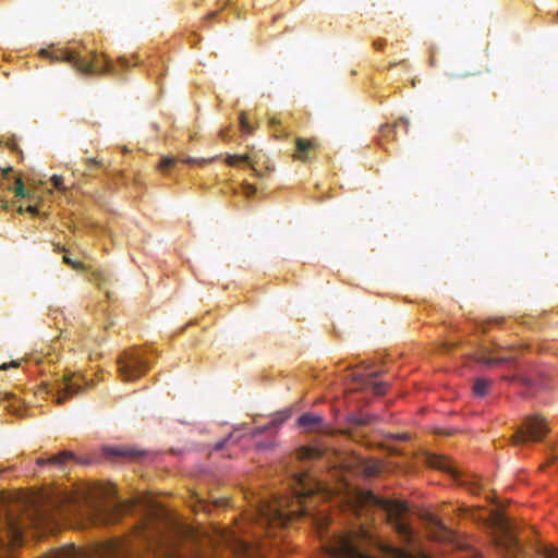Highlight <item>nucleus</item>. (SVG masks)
<instances>
[{
    "label": "nucleus",
    "mask_w": 558,
    "mask_h": 558,
    "mask_svg": "<svg viewBox=\"0 0 558 558\" xmlns=\"http://www.w3.org/2000/svg\"><path fill=\"white\" fill-rule=\"evenodd\" d=\"M216 15H217V12H215V11H214V12H210V13L207 15V19H208V20H211V19H214Z\"/></svg>",
    "instance_id": "48"
},
{
    "label": "nucleus",
    "mask_w": 558,
    "mask_h": 558,
    "mask_svg": "<svg viewBox=\"0 0 558 558\" xmlns=\"http://www.w3.org/2000/svg\"><path fill=\"white\" fill-rule=\"evenodd\" d=\"M290 417V410L278 413L275 418L270 422L271 427H276L282 424Z\"/></svg>",
    "instance_id": "24"
},
{
    "label": "nucleus",
    "mask_w": 558,
    "mask_h": 558,
    "mask_svg": "<svg viewBox=\"0 0 558 558\" xmlns=\"http://www.w3.org/2000/svg\"><path fill=\"white\" fill-rule=\"evenodd\" d=\"M24 529V523H20L17 521H14L13 519L7 520L8 535L12 538V541L21 542L23 538Z\"/></svg>",
    "instance_id": "15"
},
{
    "label": "nucleus",
    "mask_w": 558,
    "mask_h": 558,
    "mask_svg": "<svg viewBox=\"0 0 558 558\" xmlns=\"http://www.w3.org/2000/svg\"><path fill=\"white\" fill-rule=\"evenodd\" d=\"M404 124V131L405 133L408 132V126H409V121L405 120V119H400L396 124L393 125H389V124H385L381 126V132L385 134L387 132H389L390 130L395 129L396 126H398L399 124Z\"/></svg>",
    "instance_id": "25"
},
{
    "label": "nucleus",
    "mask_w": 558,
    "mask_h": 558,
    "mask_svg": "<svg viewBox=\"0 0 558 558\" xmlns=\"http://www.w3.org/2000/svg\"><path fill=\"white\" fill-rule=\"evenodd\" d=\"M366 538V532L359 534L347 533L331 536L325 542L324 548L329 558H374L367 554L362 542Z\"/></svg>",
    "instance_id": "3"
},
{
    "label": "nucleus",
    "mask_w": 558,
    "mask_h": 558,
    "mask_svg": "<svg viewBox=\"0 0 558 558\" xmlns=\"http://www.w3.org/2000/svg\"><path fill=\"white\" fill-rule=\"evenodd\" d=\"M397 437H398L399 439L404 440V439H407V438H408V435H407V434H401V435H398Z\"/></svg>",
    "instance_id": "49"
},
{
    "label": "nucleus",
    "mask_w": 558,
    "mask_h": 558,
    "mask_svg": "<svg viewBox=\"0 0 558 558\" xmlns=\"http://www.w3.org/2000/svg\"><path fill=\"white\" fill-rule=\"evenodd\" d=\"M423 521L430 530V536L437 541H447L450 537V531L433 513H424Z\"/></svg>",
    "instance_id": "10"
},
{
    "label": "nucleus",
    "mask_w": 558,
    "mask_h": 558,
    "mask_svg": "<svg viewBox=\"0 0 558 558\" xmlns=\"http://www.w3.org/2000/svg\"><path fill=\"white\" fill-rule=\"evenodd\" d=\"M27 211L31 213L32 215H37V213H38V210L35 206H28Z\"/></svg>",
    "instance_id": "44"
},
{
    "label": "nucleus",
    "mask_w": 558,
    "mask_h": 558,
    "mask_svg": "<svg viewBox=\"0 0 558 558\" xmlns=\"http://www.w3.org/2000/svg\"><path fill=\"white\" fill-rule=\"evenodd\" d=\"M427 463L435 469L441 470L444 472H447L449 474H452L456 476V471L451 464V462L445 458L439 456H429L427 459Z\"/></svg>",
    "instance_id": "14"
},
{
    "label": "nucleus",
    "mask_w": 558,
    "mask_h": 558,
    "mask_svg": "<svg viewBox=\"0 0 558 558\" xmlns=\"http://www.w3.org/2000/svg\"><path fill=\"white\" fill-rule=\"evenodd\" d=\"M92 276V281H94L96 284L99 287L105 284L106 279L102 272H94Z\"/></svg>",
    "instance_id": "35"
},
{
    "label": "nucleus",
    "mask_w": 558,
    "mask_h": 558,
    "mask_svg": "<svg viewBox=\"0 0 558 558\" xmlns=\"http://www.w3.org/2000/svg\"><path fill=\"white\" fill-rule=\"evenodd\" d=\"M110 453L113 456H134L135 451L133 450H124L119 448H112L110 449Z\"/></svg>",
    "instance_id": "34"
},
{
    "label": "nucleus",
    "mask_w": 558,
    "mask_h": 558,
    "mask_svg": "<svg viewBox=\"0 0 558 558\" xmlns=\"http://www.w3.org/2000/svg\"><path fill=\"white\" fill-rule=\"evenodd\" d=\"M141 534V537L144 539V542L146 543L147 546H151L150 544V539H149V536H147L146 532L145 531H141L140 532Z\"/></svg>",
    "instance_id": "40"
},
{
    "label": "nucleus",
    "mask_w": 558,
    "mask_h": 558,
    "mask_svg": "<svg viewBox=\"0 0 558 558\" xmlns=\"http://www.w3.org/2000/svg\"><path fill=\"white\" fill-rule=\"evenodd\" d=\"M50 180L52 182V185L56 189L61 190V191L65 190V186L63 185V178L61 175L54 174L51 177Z\"/></svg>",
    "instance_id": "32"
},
{
    "label": "nucleus",
    "mask_w": 558,
    "mask_h": 558,
    "mask_svg": "<svg viewBox=\"0 0 558 558\" xmlns=\"http://www.w3.org/2000/svg\"><path fill=\"white\" fill-rule=\"evenodd\" d=\"M48 558H85V554L74 546H66L54 549Z\"/></svg>",
    "instance_id": "13"
},
{
    "label": "nucleus",
    "mask_w": 558,
    "mask_h": 558,
    "mask_svg": "<svg viewBox=\"0 0 558 558\" xmlns=\"http://www.w3.org/2000/svg\"><path fill=\"white\" fill-rule=\"evenodd\" d=\"M240 128H241L242 132H244V133L252 132V126L248 123L246 116L243 112L240 116Z\"/></svg>",
    "instance_id": "30"
},
{
    "label": "nucleus",
    "mask_w": 558,
    "mask_h": 558,
    "mask_svg": "<svg viewBox=\"0 0 558 558\" xmlns=\"http://www.w3.org/2000/svg\"><path fill=\"white\" fill-rule=\"evenodd\" d=\"M316 147L317 145L314 140L296 137L293 158L305 162L311 158V154L316 149Z\"/></svg>",
    "instance_id": "11"
},
{
    "label": "nucleus",
    "mask_w": 558,
    "mask_h": 558,
    "mask_svg": "<svg viewBox=\"0 0 558 558\" xmlns=\"http://www.w3.org/2000/svg\"><path fill=\"white\" fill-rule=\"evenodd\" d=\"M502 379L508 380V381H520L526 386H531L533 384L529 377L521 375V374H517L513 376H502Z\"/></svg>",
    "instance_id": "23"
},
{
    "label": "nucleus",
    "mask_w": 558,
    "mask_h": 558,
    "mask_svg": "<svg viewBox=\"0 0 558 558\" xmlns=\"http://www.w3.org/2000/svg\"><path fill=\"white\" fill-rule=\"evenodd\" d=\"M37 464H39V465L51 464V462L49 461V458L48 459L38 458L37 459Z\"/></svg>",
    "instance_id": "42"
},
{
    "label": "nucleus",
    "mask_w": 558,
    "mask_h": 558,
    "mask_svg": "<svg viewBox=\"0 0 558 558\" xmlns=\"http://www.w3.org/2000/svg\"><path fill=\"white\" fill-rule=\"evenodd\" d=\"M11 171H12L11 167L3 169V175L7 177Z\"/></svg>",
    "instance_id": "47"
},
{
    "label": "nucleus",
    "mask_w": 558,
    "mask_h": 558,
    "mask_svg": "<svg viewBox=\"0 0 558 558\" xmlns=\"http://www.w3.org/2000/svg\"><path fill=\"white\" fill-rule=\"evenodd\" d=\"M323 490L320 483L316 482L307 472H300L293 477V498L291 501L282 500L279 506L271 509L272 520L279 524L299 518H311L318 529L326 524V519L316 512L315 495Z\"/></svg>",
    "instance_id": "1"
},
{
    "label": "nucleus",
    "mask_w": 558,
    "mask_h": 558,
    "mask_svg": "<svg viewBox=\"0 0 558 558\" xmlns=\"http://www.w3.org/2000/svg\"><path fill=\"white\" fill-rule=\"evenodd\" d=\"M231 437H232V434H230L226 439L216 442L214 449L221 450L226 446L227 441H229V439H231Z\"/></svg>",
    "instance_id": "38"
},
{
    "label": "nucleus",
    "mask_w": 558,
    "mask_h": 558,
    "mask_svg": "<svg viewBox=\"0 0 558 558\" xmlns=\"http://www.w3.org/2000/svg\"><path fill=\"white\" fill-rule=\"evenodd\" d=\"M271 428H272V427H271V425H270V423H269V424H267V425H265V426L257 427V428L254 430V433H253V434H254V435H260V434H264V433H266V432L270 430Z\"/></svg>",
    "instance_id": "37"
},
{
    "label": "nucleus",
    "mask_w": 558,
    "mask_h": 558,
    "mask_svg": "<svg viewBox=\"0 0 558 558\" xmlns=\"http://www.w3.org/2000/svg\"><path fill=\"white\" fill-rule=\"evenodd\" d=\"M396 65H397V62H392V63H390V64H389V69H392V68H395Z\"/></svg>",
    "instance_id": "52"
},
{
    "label": "nucleus",
    "mask_w": 558,
    "mask_h": 558,
    "mask_svg": "<svg viewBox=\"0 0 558 558\" xmlns=\"http://www.w3.org/2000/svg\"><path fill=\"white\" fill-rule=\"evenodd\" d=\"M471 493H477L478 490V486L476 484H473L472 487L470 488Z\"/></svg>",
    "instance_id": "46"
},
{
    "label": "nucleus",
    "mask_w": 558,
    "mask_h": 558,
    "mask_svg": "<svg viewBox=\"0 0 558 558\" xmlns=\"http://www.w3.org/2000/svg\"><path fill=\"white\" fill-rule=\"evenodd\" d=\"M45 520L46 519H44V517L41 514L36 513L35 518L29 519V524L35 527H39L44 523Z\"/></svg>",
    "instance_id": "36"
},
{
    "label": "nucleus",
    "mask_w": 558,
    "mask_h": 558,
    "mask_svg": "<svg viewBox=\"0 0 558 558\" xmlns=\"http://www.w3.org/2000/svg\"><path fill=\"white\" fill-rule=\"evenodd\" d=\"M323 456V451L318 448L304 447L299 451L300 460H316Z\"/></svg>",
    "instance_id": "18"
},
{
    "label": "nucleus",
    "mask_w": 558,
    "mask_h": 558,
    "mask_svg": "<svg viewBox=\"0 0 558 558\" xmlns=\"http://www.w3.org/2000/svg\"><path fill=\"white\" fill-rule=\"evenodd\" d=\"M41 53L46 57L54 58L57 61H65L85 75H90L94 72L113 75L117 73L114 65L109 59H107V57H104V64H100V60L96 52L92 53L93 58L90 61L81 58L78 53L74 51L64 49H60L53 54L49 53L47 50H43Z\"/></svg>",
    "instance_id": "4"
},
{
    "label": "nucleus",
    "mask_w": 558,
    "mask_h": 558,
    "mask_svg": "<svg viewBox=\"0 0 558 558\" xmlns=\"http://www.w3.org/2000/svg\"><path fill=\"white\" fill-rule=\"evenodd\" d=\"M0 206L3 207V208L7 207L5 203L2 199H0Z\"/></svg>",
    "instance_id": "51"
},
{
    "label": "nucleus",
    "mask_w": 558,
    "mask_h": 558,
    "mask_svg": "<svg viewBox=\"0 0 558 558\" xmlns=\"http://www.w3.org/2000/svg\"><path fill=\"white\" fill-rule=\"evenodd\" d=\"M245 191H246V194H247V195H253V194L255 193V187H254V186H252V185H248V184H247V185L245 186Z\"/></svg>",
    "instance_id": "43"
},
{
    "label": "nucleus",
    "mask_w": 558,
    "mask_h": 558,
    "mask_svg": "<svg viewBox=\"0 0 558 558\" xmlns=\"http://www.w3.org/2000/svg\"><path fill=\"white\" fill-rule=\"evenodd\" d=\"M60 251H66L64 246H61L60 244H56L54 245V252H60Z\"/></svg>",
    "instance_id": "45"
},
{
    "label": "nucleus",
    "mask_w": 558,
    "mask_h": 558,
    "mask_svg": "<svg viewBox=\"0 0 558 558\" xmlns=\"http://www.w3.org/2000/svg\"><path fill=\"white\" fill-rule=\"evenodd\" d=\"M14 193L16 197H29V193L24 187V183L21 178H16Z\"/></svg>",
    "instance_id": "22"
},
{
    "label": "nucleus",
    "mask_w": 558,
    "mask_h": 558,
    "mask_svg": "<svg viewBox=\"0 0 558 558\" xmlns=\"http://www.w3.org/2000/svg\"><path fill=\"white\" fill-rule=\"evenodd\" d=\"M1 369H7L8 368V364H3L2 366H0Z\"/></svg>",
    "instance_id": "53"
},
{
    "label": "nucleus",
    "mask_w": 558,
    "mask_h": 558,
    "mask_svg": "<svg viewBox=\"0 0 558 558\" xmlns=\"http://www.w3.org/2000/svg\"><path fill=\"white\" fill-rule=\"evenodd\" d=\"M178 161L177 158L174 157H163L159 163V168L161 170H166V169H169L171 168L172 166L175 165V162Z\"/></svg>",
    "instance_id": "26"
},
{
    "label": "nucleus",
    "mask_w": 558,
    "mask_h": 558,
    "mask_svg": "<svg viewBox=\"0 0 558 558\" xmlns=\"http://www.w3.org/2000/svg\"><path fill=\"white\" fill-rule=\"evenodd\" d=\"M214 159H215V157L209 158V159H205V158L196 159V158L187 157V158L183 159L182 161L185 163L204 166V165H207L208 162L213 161Z\"/></svg>",
    "instance_id": "28"
},
{
    "label": "nucleus",
    "mask_w": 558,
    "mask_h": 558,
    "mask_svg": "<svg viewBox=\"0 0 558 558\" xmlns=\"http://www.w3.org/2000/svg\"><path fill=\"white\" fill-rule=\"evenodd\" d=\"M104 167V162L101 160H97L94 158L86 159V169L85 172L92 171L95 168Z\"/></svg>",
    "instance_id": "29"
},
{
    "label": "nucleus",
    "mask_w": 558,
    "mask_h": 558,
    "mask_svg": "<svg viewBox=\"0 0 558 558\" xmlns=\"http://www.w3.org/2000/svg\"><path fill=\"white\" fill-rule=\"evenodd\" d=\"M381 550L392 558H411L410 555L404 549L389 544L383 545Z\"/></svg>",
    "instance_id": "19"
},
{
    "label": "nucleus",
    "mask_w": 558,
    "mask_h": 558,
    "mask_svg": "<svg viewBox=\"0 0 558 558\" xmlns=\"http://www.w3.org/2000/svg\"><path fill=\"white\" fill-rule=\"evenodd\" d=\"M549 432L544 417L539 415L527 416L523 425L518 428L513 435V444H523L527 441H541Z\"/></svg>",
    "instance_id": "6"
},
{
    "label": "nucleus",
    "mask_w": 558,
    "mask_h": 558,
    "mask_svg": "<svg viewBox=\"0 0 558 558\" xmlns=\"http://www.w3.org/2000/svg\"><path fill=\"white\" fill-rule=\"evenodd\" d=\"M118 63H119V65H120L122 69H126V68L130 65L129 60H128L126 58H124V57H120V58L118 59Z\"/></svg>",
    "instance_id": "39"
},
{
    "label": "nucleus",
    "mask_w": 558,
    "mask_h": 558,
    "mask_svg": "<svg viewBox=\"0 0 558 558\" xmlns=\"http://www.w3.org/2000/svg\"><path fill=\"white\" fill-rule=\"evenodd\" d=\"M492 386V380L486 378H477L473 386L474 395L477 397H485Z\"/></svg>",
    "instance_id": "17"
},
{
    "label": "nucleus",
    "mask_w": 558,
    "mask_h": 558,
    "mask_svg": "<svg viewBox=\"0 0 558 558\" xmlns=\"http://www.w3.org/2000/svg\"><path fill=\"white\" fill-rule=\"evenodd\" d=\"M270 123H271L272 125H275V124L277 123V120H276L275 118H271V119H270Z\"/></svg>",
    "instance_id": "50"
},
{
    "label": "nucleus",
    "mask_w": 558,
    "mask_h": 558,
    "mask_svg": "<svg viewBox=\"0 0 558 558\" xmlns=\"http://www.w3.org/2000/svg\"><path fill=\"white\" fill-rule=\"evenodd\" d=\"M378 376L377 372L365 375L363 373H353V379L357 381L361 388H372L376 396H383L387 391V384L383 381H375L374 377Z\"/></svg>",
    "instance_id": "9"
},
{
    "label": "nucleus",
    "mask_w": 558,
    "mask_h": 558,
    "mask_svg": "<svg viewBox=\"0 0 558 558\" xmlns=\"http://www.w3.org/2000/svg\"><path fill=\"white\" fill-rule=\"evenodd\" d=\"M510 361H512V357H489L483 355L478 359V362L486 366L500 365L502 363H508Z\"/></svg>",
    "instance_id": "20"
},
{
    "label": "nucleus",
    "mask_w": 558,
    "mask_h": 558,
    "mask_svg": "<svg viewBox=\"0 0 558 558\" xmlns=\"http://www.w3.org/2000/svg\"><path fill=\"white\" fill-rule=\"evenodd\" d=\"M102 558H135L133 547L122 541H112L101 550Z\"/></svg>",
    "instance_id": "8"
},
{
    "label": "nucleus",
    "mask_w": 558,
    "mask_h": 558,
    "mask_svg": "<svg viewBox=\"0 0 558 558\" xmlns=\"http://www.w3.org/2000/svg\"><path fill=\"white\" fill-rule=\"evenodd\" d=\"M119 372L124 380H135L142 377L149 368V362L141 351H124L119 360Z\"/></svg>",
    "instance_id": "5"
},
{
    "label": "nucleus",
    "mask_w": 558,
    "mask_h": 558,
    "mask_svg": "<svg viewBox=\"0 0 558 558\" xmlns=\"http://www.w3.org/2000/svg\"><path fill=\"white\" fill-rule=\"evenodd\" d=\"M357 502L362 506H372L384 510L387 522L404 543L413 539V530L407 520L409 512L404 502L389 500L375 495L373 492H360Z\"/></svg>",
    "instance_id": "2"
},
{
    "label": "nucleus",
    "mask_w": 558,
    "mask_h": 558,
    "mask_svg": "<svg viewBox=\"0 0 558 558\" xmlns=\"http://www.w3.org/2000/svg\"><path fill=\"white\" fill-rule=\"evenodd\" d=\"M73 459V453L70 451H62L49 458L51 464L63 465L66 461Z\"/></svg>",
    "instance_id": "21"
},
{
    "label": "nucleus",
    "mask_w": 558,
    "mask_h": 558,
    "mask_svg": "<svg viewBox=\"0 0 558 558\" xmlns=\"http://www.w3.org/2000/svg\"><path fill=\"white\" fill-rule=\"evenodd\" d=\"M352 422L356 425H367L371 423V418L367 415H360L352 417Z\"/></svg>",
    "instance_id": "33"
},
{
    "label": "nucleus",
    "mask_w": 558,
    "mask_h": 558,
    "mask_svg": "<svg viewBox=\"0 0 558 558\" xmlns=\"http://www.w3.org/2000/svg\"><path fill=\"white\" fill-rule=\"evenodd\" d=\"M63 262L75 270L83 269L84 267L82 263L75 262L66 255L63 256Z\"/></svg>",
    "instance_id": "31"
},
{
    "label": "nucleus",
    "mask_w": 558,
    "mask_h": 558,
    "mask_svg": "<svg viewBox=\"0 0 558 558\" xmlns=\"http://www.w3.org/2000/svg\"><path fill=\"white\" fill-rule=\"evenodd\" d=\"M298 424L307 432L324 429V418L317 414L304 413L299 417Z\"/></svg>",
    "instance_id": "12"
},
{
    "label": "nucleus",
    "mask_w": 558,
    "mask_h": 558,
    "mask_svg": "<svg viewBox=\"0 0 558 558\" xmlns=\"http://www.w3.org/2000/svg\"><path fill=\"white\" fill-rule=\"evenodd\" d=\"M225 161L228 166H231V167L238 165L239 162H245L252 168V170L254 171V173L256 175L258 174V171L255 169L254 165L251 162V158L247 154L228 155Z\"/></svg>",
    "instance_id": "16"
},
{
    "label": "nucleus",
    "mask_w": 558,
    "mask_h": 558,
    "mask_svg": "<svg viewBox=\"0 0 558 558\" xmlns=\"http://www.w3.org/2000/svg\"><path fill=\"white\" fill-rule=\"evenodd\" d=\"M93 511L95 512V515H97V517H105L107 511L108 512L116 511V506L112 507V509H111L107 506L97 505V506H95Z\"/></svg>",
    "instance_id": "27"
},
{
    "label": "nucleus",
    "mask_w": 558,
    "mask_h": 558,
    "mask_svg": "<svg viewBox=\"0 0 558 558\" xmlns=\"http://www.w3.org/2000/svg\"><path fill=\"white\" fill-rule=\"evenodd\" d=\"M85 385H87V381L83 376L69 374L56 381L51 392L56 397V402L58 404H63L66 399L83 392Z\"/></svg>",
    "instance_id": "7"
},
{
    "label": "nucleus",
    "mask_w": 558,
    "mask_h": 558,
    "mask_svg": "<svg viewBox=\"0 0 558 558\" xmlns=\"http://www.w3.org/2000/svg\"><path fill=\"white\" fill-rule=\"evenodd\" d=\"M385 46V41L381 40V39H378V40H375L374 41V47L378 50H381Z\"/></svg>",
    "instance_id": "41"
}]
</instances>
